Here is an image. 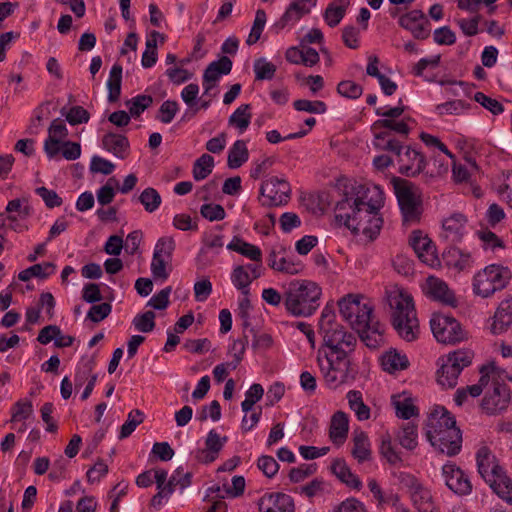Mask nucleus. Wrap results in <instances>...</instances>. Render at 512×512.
Wrapping results in <instances>:
<instances>
[{"label":"nucleus","mask_w":512,"mask_h":512,"mask_svg":"<svg viewBox=\"0 0 512 512\" xmlns=\"http://www.w3.org/2000/svg\"><path fill=\"white\" fill-rule=\"evenodd\" d=\"M332 473L348 487L353 489H360L362 482L358 476L353 474L350 468L347 466L345 460L335 459L331 465Z\"/></svg>","instance_id":"nucleus-30"},{"label":"nucleus","mask_w":512,"mask_h":512,"mask_svg":"<svg viewBox=\"0 0 512 512\" xmlns=\"http://www.w3.org/2000/svg\"><path fill=\"white\" fill-rule=\"evenodd\" d=\"M35 193L41 197L46 207L49 209L59 207L63 203L62 198L54 190H50L44 186L36 188Z\"/></svg>","instance_id":"nucleus-63"},{"label":"nucleus","mask_w":512,"mask_h":512,"mask_svg":"<svg viewBox=\"0 0 512 512\" xmlns=\"http://www.w3.org/2000/svg\"><path fill=\"white\" fill-rule=\"evenodd\" d=\"M233 63L227 56H222L212 61L204 70L202 76L203 95L208 94L220 80L222 75H228L232 70Z\"/></svg>","instance_id":"nucleus-19"},{"label":"nucleus","mask_w":512,"mask_h":512,"mask_svg":"<svg viewBox=\"0 0 512 512\" xmlns=\"http://www.w3.org/2000/svg\"><path fill=\"white\" fill-rule=\"evenodd\" d=\"M260 512H294V501L284 493H265L258 501Z\"/></svg>","instance_id":"nucleus-22"},{"label":"nucleus","mask_w":512,"mask_h":512,"mask_svg":"<svg viewBox=\"0 0 512 512\" xmlns=\"http://www.w3.org/2000/svg\"><path fill=\"white\" fill-rule=\"evenodd\" d=\"M368 488H369L370 492L372 493L373 497L375 498V500L377 501L378 506H383L385 504H388L392 500H394V501L397 500V494L392 493V492H390V493L383 492L380 485L378 484V482L375 479H370L368 481Z\"/></svg>","instance_id":"nucleus-62"},{"label":"nucleus","mask_w":512,"mask_h":512,"mask_svg":"<svg viewBox=\"0 0 512 512\" xmlns=\"http://www.w3.org/2000/svg\"><path fill=\"white\" fill-rule=\"evenodd\" d=\"M472 362L470 351L459 350L450 353L437 371V382L443 387L453 388L462 370Z\"/></svg>","instance_id":"nucleus-7"},{"label":"nucleus","mask_w":512,"mask_h":512,"mask_svg":"<svg viewBox=\"0 0 512 512\" xmlns=\"http://www.w3.org/2000/svg\"><path fill=\"white\" fill-rule=\"evenodd\" d=\"M153 104L151 95L139 94L126 102L131 117H139L146 109Z\"/></svg>","instance_id":"nucleus-49"},{"label":"nucleus","mask_w":512,"mask_h":512,"mask_svg":"<svg viewBox=\"0 0 512 512\" xmlns=\"http://www.w3.org/2000/svg\"><path fill=\"white\" fill-rule=\"evenodd\" d=\"M250 104L240 105L229 117V125L235 126L243 133L250 125L252 114Z\"/></svg>","instance_id":"nucleus-42"},{"label":"nucleus","mask_w":512,"mask_h":512,"mask_svg":"<svg viewBox=\"0 0 512 512\" xmlns=\"http://www.w3.org/2000/svg\"><path fill=\"white\" fill-rule=\"evenodd\" d=\"M399 168L398 172L406 177H416L424 172L427 161L425 156L418 150L406 147L405 152H402L397 159Z\"/></svg>","instance_id":"nucleus-15"},{"label":"nucleus","mask_w":512,"mask_h":512,"mask_svg":"<svg viewBox=\"0 0 512 512\" xmlns=\"http://www.w3.org/2000/svg\"><path fill=\"white\" fill-rule=\"evenodd\" d=\"M349 407L354 411L359 421L370 418V408L363 402L362 393L358 390H350L347 395Z\"/></svg>","instance_id":"nucleus-39"},{"label":"nucleus","mask_w":512,"mask_h":512,"mask_svg":"<svg viewBox=\"0 0 512 512\" xmlns=\"http://www.w3.org/2000/svg\"><path fill=\"white\" fill-rule=\"evenodd\" d=\"M230 279L234 287L239 290L243 296H249L250 285L256 278H253L250 273L246 272L243 266H235L231 272Z\"/></svg>","instance_id":"nucleus-38"},{"label":"nucleus","mask_w":512,"mask_h":512,"mask_svg":"<svg viewBox=\"0 0 512 512\" xmlns=\"http://www.w3.org/2000/svg\"><path fill=\"white\" fill-rule=\"evenodd\" d=\"M409 245L423 263L432 267L439 263L436 246L423 231H412L409 236Z\"/></svg>","instance_id":"nucleus-13"},{"label":"nucleus","mask_w":512,"mask_h":512,"mask_svg":"<svg viewBox=\"0 0 512 512\" xmlns=\"http://www.w3.org/2000/svg\"><path fill=\"white\" fill-rule=\"evenodd\" d=\"M138 200L149 213L155 212L162 202L160 194L152 187L145 188L139 195Z\"/></svg>","instance_id":"nucleus-47"},{"label":"nucleus","mask_w":512,"mask_h":512,"mask_svg":"<svg viewBox=\"0 0 512 512\" xmlns=\"http://www.w3.org/2000/svg\"><path fill=\"white\" fill-rule=\"evenodd\" d=\"M393 186L404 222L419 220L421 201L412 191L413 184L402 178H394Z\"/></svg>","instance_id":"nucleus-8"},{"label":"nucleus","mask_w":512,"mask_h":512,"mask_svg":"<svg viewBox=\"0 0 512 512\" xmlns=\"http://www.w3.org/2000/svg\"><path fill=\"white\" fill-rule=\"evenodd\" d=\"M349 431V417L343 411H337L331 418L329 436L332 442L336 445H341L345 442Z\"/></svg>","instance_id":"nucleus-28"},{"label":"nucleus","mask_w":512,"mask_h":512,"mask_svg":"<svg viewBox=\"0 0 512 512\" xmlns=\"http://www.w3.org/2000/svg\"><path fill=\"white\" fill-rule=\"evenodd\" d=\"M400 445L407 450H414L418 445L417 426L413 423L404 424L397 434Z\"/></svg>","instance_id":"nucleus-43"},{"label":"nucleus","mask_w":512,"mask_h":512,"mask_svg":"<svg viewBox=\"0 0 512 512\" xmlns=\"http://www.w3.org/2000/svg\"><path fill=\"white\" fill-rule=\"evenodd\" d=\"M427 293L430 298L443 304L455 307L457 300L448 285L437 277L427 278Z\"/></svg>","instance_id":"nucleus-24"},{"label":"nucleus","mask_w":512,"mask_h":512,"mask_svg":"<svg viewBox=\"0 0 512 512\" xmlns=\"http://www.w3.org/2000/svg\"><path fill=\"white\" fill-rule=\"evenodd\" d=\"M427 440L438 452L449 457L459 454L462 448V433L457 426L450 427L442 433L438 432Z\"/></svg>","instance_id":"nucleus-12"},{"label":"nucleus","mask_w":512,"mask_h":512,"mask_svg":"<svg viewBox=\"0 0 512 512\" xmlns=\"http://www.w3.org/2000/svg\"><path fill=\"white\" fill-rule=\"evenodd\" d=\"M322 288L307 279L292 280L284 288V306L294 317H310L320 306Z\"/></svg>","instance_id":"nucleus-4"},{"label":"nucleus","mask_w":512,"mask_h":512,"mask_svg":"<svg viewBox=\"0 0 512 512\" xmlns=\"http://www.w3.org/2000/svg\"><path fill=\"white\" fill-rule=\"evenodd\" d=\"M260 195L264 206H283L290 200L291 186L286 179L272 176L263 181L260 187Z\"/></svg>","instance_id":"nucleus-10"},{"label":"nucleus","mask_w":512,"mask_h":512,"mask_svg":"<svg viewBox=\"0 0 512 512\" xmlns=\"http://www.w3.org/2000/svg\"><path fill=\"white\" fill-rule=\"evenodd\" d=\"M373 136V146L375 149L391 152L395 154L397 158L401 155L404 146L398 138L382 131L373 133Z\"/></svg>","instance_id":"nucleus-31"},{"label":"nucleus","mask_w":512,"mask_h":512,"mask_svg":"<svg viewBox=\"0 0 512 512\" xmlns=\"http://www.w3.org/2000/svg\"><path fill=\"white\" fill-rule=\"evenodd\" d=\"M399 25L410 31L414 38L424 40L430 34V23L421 10H412L399 18Z\"/></svg>","instance_id":"nucleus-16"},{"label":"nucleus","mask_w":512,"mask_h":512,"mask_svg":"<svg viewBox=\"0 0 512 512\" xmlns=\"http://www.w3.org/2000/svg\"><path fill=\"white\" fill-rule=\"evenodd\" d=\"M102 148L119 159H125L129 154V140L126 136L108 132L101 140Z\"/></svg>","instance_id":"nucleus-26"},{"label":"nucleus","mask_w":512,"mask_h":512,"mask_svg":"<svg viewBox=\"0 0 512 512\" xmlns=\"http://www.w3.org/2000/svg\"><path fill=\"white\" fill-rule=\"evenodd\" d=\"M509 387L498 380L491 382V387L485 391L481 407L488 415H496L506 410L510 404Z\"/></svg>","instance_id":"nucleus-11"},{"label":"nucleus","mask_w":512,"mask_h":512,"mask_svg":"<svg viewBox=\"0 0 512 512\" xmlns=\"http://www.w3.org/2000/svg\"><path fill=\"white\" fill-rule=\"evenodd\" d=\"M266 13L263 9H258L255 14V19L251 31L246 39V44L251 46L258 42L266 24Z\"/></svg>","instance_id":"nucleus-51"},{"label":"nucleus","mask_w":512,"mask_h":512,"mask_svg":"<svg viewBox=\"0 0 512 512\" xmlns=\"http://www.w3.org/2000/svg\"><path fill=\"white\" fill-rule=\"evenodd\" d=\"M387 300L391 310V324L398 335L408 342L416 340L420 328L412 296L393 290L388 293Z\"/></svg>","instance_id":"nucleus-5"},{"label":"nucleus","mask_w":512,"mask_h":512,"mask_svg":"<svg viewBox=\"0 0 512 512\" xmlns=\"http://www.w3.org/2000/svg\"><path fill=\"white\" fill-rule=\"evenodd\" d=\"M346 9L345 5H336L334 2L329 3L323 14L327 25L336 27L344 18Z\"/></svg>","instance_id":"nucleus-53"},{"label":"nucleus","mask_w":512,"mask_h":512,"mask_svg":"<svg viewBox=\"0 0 512 512\" xmlns=\"http://www.w3.org/2000/svg\"><path fill=\"white\" fill-rule=\"evenodd\" d=\"M287 251L284 247L278 246L273 247L268 255L267 264L268 266L278 272L296 275L301 271V265L295 263L291 257H288Z\"/></svg>","instance_id":"nucleus-21"},{"label":"nucleus","mask_w":512,"mask_h":512,"mask_svg":"<svg viewBox=\"0 0 512 512\" xmlns=\"http://www.w3.org/2000/svg\"><path fill=\"white\" fill-rule=\"evenodd\" d=\"M60 113L72 126L87 123L90 119V113L79 105L72 106L69 109L67 107H63L61 108Z\"/></svg>","instance_id":"nucleus-45"},{"label":"nucleus","mask_w":512,"mask_h":512,"mask_svg":"<svg viewBox=\"0 0 512 512\" xmlns=\"http://www.w3.org/2000/svg\"><path fill=\"white\" fill-rule=\"evenodd\" d=\"M363 296L348 294L339 300V312L369 349H378L385 343L384 325L372 318L373 307L362 302Z\"/></svg>","instance_id":"nucleus-3"},{"label":"nucleus","mask_w":512,"mask_h":512,"mask_svg":"<svg viewBox=\"0 0 512 512\" xmlns=\"http://www.w3.org/2000/svg\"><path fill=\"white\" fill-rule=\"evenodd\" d=\"M276 66L265 58H258L254 61L253 70L256 80H271L275 76Z\"/></svg>","instance_id":"nucleus-52"},{"label":"nucleus","mask_w":512,"mask_h":512,"mask_svg":"<svg viewBox=\"0 0 512 512\" xmlns=\"http://www.w3.org/2000/svg\"><path fill=\"white\" fill-rule=\"evenodd\" d=\"M351 453L359 463H363L371 459V443L368 435L364 431L354 432L353 448Z\"/></svg>","instance_id":"nucleus-33"},{"label":"nucleus","mask_w":512,"mask_h":512,"mask_svg":"<svg viewBox=\"0 0 512 512\" xmlns=\"http://www.w3.org/2000/svg\"><path fill=\"white\" fill-rule=\"evenodd\" d=\"M371 131L372 133L382 131L389 135H392V132H395L406 138L410 132V128L405 120L397 121L394 119H378L371 125Z\"/></svg>","instance_id":"nucleus-32"},{"label":"nucleus","mask_w":512,"mask_h":512,"mask_svg":"<svg viewBox=\"0 0 512 512\" xmlns=\"http://www.w3.org/2000/svg\"><path fill=\"white\" fill-rule=\"evenodd\" d=\"M454 426H456V421L451 413L443 406H436L426 420L425 436L428 439L438 432L442 433Z\"/></svg>","instance_id":"nucleus-17"},{"label":"nucleus","mask_w":512,"mask_h":512,"mask_svg":"<svg viewBox=\"0 0 512 512\" xmlns=\"http://www.w3.org/2000/svg\"><path fill=\"white\" fill-rule=\"evenodd\" d=\"M487 483L501 499L512 505V482L505 472L500 477L490 479Z\"/></svg>","instance_id":"nucleus-41"},{"label":"nucleus","mask_w":512,"mask_h":512,"mask_svg":"<svg viewBox=\"0 0 512 512\" xmlns=\"http://www.w3.org/2000/svg\"><path fill=\"white\" fill-rule=\"evenodd\" d=\"M33 413V404L30 400H18L11 408V422L27 420Z\"/></svg>","instance_id":"nucleus-54"},{"label":"nucleus","mask_w":512,"mask_h":512,"mask_svg":"<svg viewBox=\"0 0 512 512\" xmlns=\"http://www.w3.org/2000/svg\"><path fill=\"white\" fill-rule=\"evenodd\" d=\"M176 244L172 237H161L154 248L153 256L171 260Z\"/></svg>","instance_id":"nucleus-59"},{"label":"nucleus","mask_w":512,"mask_h":512,"mask_svg":"<svg viewBox=\"0 0 512 512\" xmlns=\"http://www.w3.org/2000/svg\"><path fill=\"white\" fill-rule=\"evenodd\" d=\"M473 99L493 115H499L504 111V106L502 103L494 98L487 96L483 92H476Z\"/></svg>","instance_id":"nucleus-60"},{"label":"nucleus","mask_w":512,"mask_h":512,"mask_svg":"<svg viewBox=\"0 0 512 512\" xmlns=\"http://www.w3.org/2000/svg\"><path fill=\"white\" fill-rule=\"evenodd\" d=\"M122 71L123 68L118 63H115L110 70L107 88L108 101L111 103L116 102L121 95Z\"/></svg>","instance_id":"nucleus-37"},{"label":"nucleus","mask_w":512,"mask_h":512,"mask_svg":"<svg viewBox=\"0 0 512 512\" xmlns=\"http://www.w3.org/2000/svg\"><path fill=\"white\" fill-rule=\"evenodd\" d=\"M392 403L395 407L396 415L401 419L408 420L418 414L417 407L409 397L393 396Z\"/></svg>","instance_id":"nucleus-44"},{"label":"nucleus","mask_w":512,"mask_h":512,"mask_svg":"<svg viewBox=\"0 0 512 512\" xmlns=\"http://www.w3.org/2000/svg\"><path fill=\"white\" fill-rule=\"evenodd\" d=\"M476 461L478 472L486 482L500 477L504 473L503 468L497 463L495 455L486 446L479 448L476 453Z\"/></svg>","instance_id":"nucleus-20"},{"label":"nucleus","mask_w":512,"mask_h":512,"mask_svg":"<svg viewBox=\"0 0 512 512\" xmlns=\"http://www.w3.org/2000/svg\"><path fill=\"white\" fill-rule=\"evenodd\" d=\"M143 421L144 413L139 409H134L129 412L127 420L121 426L118 438L122 440L129 437Z\"/></svg>","instance_id":"nucleus-48"},{"label":"nucleus","mask_w":512,"mask_h":512,"mask_svg":"<svg viewBox=\"0 0 512 512\" xmlns=\"http://www.w3.org/2000/svg\"><path fill=\"white\" fill-rule=\"evenodd\" d=\"M509 329H512V297L499 304L491 325V332L495 335L507 332Z\"/></svg>","instance_id":"nucleus-25"},{"label":"nucleus","mask_w":512,"mask_h":512,"mask_svg":"<svg viewBox=\"0 0 512 512\" xmlns=\"http://www.w3.org/2000/svg\"><path fill=\"white\" fill-rule=\"evenodd\" d=\"M384 192L377 185L355 184L343 193L335 206V219L352 233L362 232L375 240L382 228L380 209L384 206Z\"/></svg>","instance_id":"nucleus-1"},{"label":"nucleus","mask_w":512,"mask_h":512,"mask_svg":"<svg viewBox=\"0 0 512 512\" xmlns=\"http://www.w3.org/2000/svg\"><path fill=\"white\" fill-rule=\"evenodd\" d=\"M472 105L464 100L456 99L447 101L436 106L439 115H460L465 111L471 109Z\"/></svg>","instance_id":"nucleus-50"},{"label":"nucleus","mask_w":512,"mask_h":512,"mask_svg":"<svg viewBox=\"0 0 512 512\" xmlns=\"http://www.w3.org/2000/svg\"><path fill=\"white\" fill-rule=\"evenodd\" d=\"M179 110V104L175 100H166L164 101L156 115V119L161 123L169 124L173 121Z\"/></svg>","instance_id":"nucleus-57"},{"label":"nucleus","mask_w":512,"mask_h":512,"mask_svg":"<svg viewBox=\"0 0 512 512\" xmlns=\"http://www.w3.org/2000/svg\"><path fill=\"white\" fill-rule=\"evenodd\" d=\"M323 346L318 350L317 362L320 372L330 388L355 379L351 354L357 345V337L345 327L338 324L321 333Z\"/></svg>","instance_id":"nucleus-2"},{"label":"nucleus","mask_w":512,"mask_h":512,"mask_svg":"<svg viewBox=\"0 0 512 512\" xmlns=\"http://www.w3.org/2000/svg\"><path fill=\"white\" fill-rule=\"evenodd\" d=\"M408 496L413 507L418 512H440V508L436 504L431 490L424 484Z\"/></svg>","instance_id":"nucleus-27"},{"label":"nucleus","mask_w":512,"mask_h":512,"mask_svg":"<svg viewBox=\"0 0 512 512\" xmlns=\"http://www.w3.org/2000/svg\"><path fill=\"white\" fill-rule=\"evenodd\" d=\"M214 167V158L209 154H202L193 165V177L200 181L208 177Z\"/></svg>","instance_id":"nucleus-46"},{"label":"nucleus","mask_w":512,"mask_h":512,"mask_svg":"<svg viewBox=\"0 0 512 512\" xmlns=\"http://www.w3.org/2000/svg\"><path fill=\"white\" fill-rule=\"evenodd\" d=\"M442 476L446 486L455 494L463 496L471 493L472 484L468 475L455 463L444 464Z\"/></svg>","instance_id":"nucleus-14"},{"label":"nucleus","mask_w":512,"mask_h":512,"mask_svg":"<svg viewBox=\"0 0 512 512\" xmlns=\"http://www.w3.org/2000/svg\"><path fill=\"white\" fill-rule=\"evenodd\" d=\"M249 151L243 140H237L228 151L227 165L230 169H237L248 161Z\"/></svg>","instance_id":"nucleus-35"},{"label":"nucleus","mask_w":512,"mask_h":512,"mask_svg":"<svg viewBox=\"0 0 512 512\" xmlns=\"http://www.w3.org/2000/svg\"><path fill=\"white\" fill-rule=\"evenodd\" d=\"M55 269L56 265L52 262L35 264L21 271L18 275V278L24 282L29 281L32 277L47 279L55 272Z\"/></svg>","instance_id":"nucleus-36"},{"label":"nucleus","mask_w":512,"mask_h":512,"mask_svg":"<svg viewBox=\"0 0 512 512\" xmlns=\"http://www.w3.org/2000/svg\"><path fill=\"white\" fill-rule=\"evenodd\" d=\"M155 317V313L149 310L142 314H137L134 317L132 324L137 331L149 333L155 328Z\"/></svg>","instance_id":"nucleus-55"},{"label":"nucleus","mask_w":512,"mask_h":512,"mask_svg":"<svg viewBox=\"0 0 512 512\" xmlns=\"http://www.w3.org/2000/svg\"><path fill=\"white\" fill-rule=\"evenodd\" d=\"M442 227L441 237L443 239L451 243L460 242L465 233L466 218L461 213H455L444 219Z\"/></svg>","instance_id":"nucleus-23"},{"label":"nucleus","mask_w":512,"mask_h":512,"mask_svg":"<svg viewBox=\"0 0 512 512\" xmlns=\"http://www.w3.org/2000/svg\"><path fill=\"white\" fill-rule=\"evenodd\" d=\"M303 3L304 2L300 0H296L288 6L285 13L282 15L280 19L279 23L281 27H285L290 23L294 24L295 22L300 20L302 16L310 13V8L306 7V5Z\"/></svg>","instance_id":"nucleus-40"},{"label":"nucleus","mask_w":512,"mask_h":512,"mask_svg":"<svg viewBox=\"0 0 512 512\" xmlns=\"http://www.w3.org/2000/svg\"><path fill=\"white\" fill-rule=\"evenodd\" d=\"M337 92L348 99H357L363 93L361 85L351 80H343L337 85Z\"/></svg>","instance_id":"nucleus-61"},{"label":"nucleus","mask_w":512,"mask_h":512,"mask_svg":"<svg viewBox=\"0 0 512 512\" xmlns=\"http://www.w3.org/2000/svg\"><path fill=\"white\" fill-rule=\"evenodd\" d=\"M512 278L510 269L500 264H490L478 271L472 279V291L476 296L489 298L505 289Z\"/></svg>","instance_id":"nucleus-6"},{"label":"nucleus","mask_w":512,"mask_h":512,"mask_svg":"<svg viewBox=\"0 0 512 512\" xmlns=\"http://www.w3.org/2000/svg\"><path fill=\"white\" fill-rule=\"evenodd\" d=\"M379 450L380 454L385 457L390 464L394 465L402 461L399 453L395 450L391 436L388 433L382 436Z\"/></svg>","instance_id":"nucleus-58"},{"label":"nucleus","mask_w":512,"mask_h":512,"mask_svg":"<svg viewBox=\"0 0 512 512\" xmlns=\"http://www.w3.org/2000/svg\"><path fill=\"white\" fill-rule=\"evenodd\" d=\"M293 107L297 111L308 112L312 114H324L327 111V106L323 101L298 99L293 102Z\"/></svg>","instance_id":"nucleus-56"},{"label":"nucleus","mask_w":512,"mask_h":512,"mask_svg":"<svg viewBox=\"0 0 512 512\" xmlns=\"http://www.w3.org/2000/svg\"><path fill=\"white\" fill-rule=\"evenodd\" d=\"M430 327L438 342L455 344L465 339L464 330L452 316L435 313L430 320Z\"/></svg>","instance_id":"nucleus-9"},{"label":"nucleus","mask_w":512,"mask_h":512,"mask_svg":"<svg viewBox=\"0 0 512 512\" xmlns=\"http://www.w3.org/2000/svg\"><path fill=\"white\" fill-rule=\"evenodd\" d=\"M227 441V436L221 437L215 429H211L205 440V448L193 451L195 460L205 464L214 462Z\"/></svg>","instance_id":"nucleus-18"},{"label":"nucleus","mask_w":512,"mask_h":512,"mask_svg":"<svg viewBox=\"0 0 512 512\" xmlns=\"http://www.w3.org/2000/svg\"><path fill=\"white\" fill-rule=\"evenodd\" d=\"M333 512H368L365 505L356 498L342 501Z\"/></svg>","instance_id":"nucleus-64"},{"label":"nucleus","mask_w":512,"mask_h":512,"mask_svg":"<svg viewBox=\"0 0 512 512\" xmlns=\"http://www.w3.org/2000/svg\"><path fill=\"white\" fill-rule=\"evenodd\" d=\"M442 259L446 266L463 271L472 266V257L468 252H464L461 249L451 246L444 250Z\"/></svg>","instance_id":"nucleus-29"},{"label":"nucleus","mask_w":512,"mask_h":512,"mask_svg":"<svg viewBox=\"0 0 512 512\" xmlns=\"http://www.w3.org/2000/svg\"><path fill=\"white\" fill-rule=\"evenodd\" d=\"M381 366L384 371L394 374L408 368L409 360L405 354L390 350L381 356Z\"/></svg>","instance_id":"nucleus-34"}]
</instances>
